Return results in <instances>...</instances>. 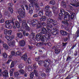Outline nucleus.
I'll return each mask as SVG.
<instances>
[{
  "mask_svg": "<svg viewBox=\"0 0 79 79\" xmlns=\"http://www.w3.org/2000/svg\"><path fill=\"white\" fill-rule=\"evenodd\" d=\"M60 13L59 14V17H58L59 19L61 20V17L63 16V15H64V20L67 21L69 20V19L70 16L69 15V14L68 12H65V11L63 9H60Z\"/></svg>",
  "mask_w": 79,
  "mask_h": 79,
  "instance_id": "1",
  "label": "nucleus"
},
{
  "mask_svg": "<svg viewBox=\"0 0 79 79\" xmlns=\"http://www.w3.org/2000/svg\"><path fill=\"white\" fill-rule=\"evenodd\" d=\"M44 63V66L45 68H47L51 63V60L48 59L46 60L44 62L43 60H40L38 63L39 66H41Z\"/></svg>",
  "mask_w": 79,
  "mask_h": 79,
  "instance_id": "2",
  "label": "nucleus"
},
{
  "mask_svg": "<svg viewBox=\"0 0 79 79\" xmlns=\"http://www.w3.org/2000/svg\"><path fill=\"white\" fill-rule=\"evenodd\" d=\"M50 7L48 5L46 6H45L46 11L45 15L46 16H48L49 18H50L52 16V12L50 11Z\"/></svg>",
  "mask_w": 79,
  "mask_h": 79,
  "instance_id": "3",
  "label": "nucleus"
},
{
  "mask_svg": "<svg viewBox=\"0 0 79 79\" xmlns=\"http://www.w3.org/2000/svg\"><path fill=\"white\" fill-rule=\"evenodd\" d=\"M52 23L53 26H55L58 24L56 21L53 20L51 19H48L47 22V24H50Z\"/></svg>",
  "mask_w": 79,
  "mask_h": 79,
  "instance_id": "4",
  "label": "nucleus"
},
{
  "mask_svg": "<svg viewBox=\"0 0 79 79\" xmlns=\"http://www.w3.org/2000/svg\"><path fill=\"white\" fill-rule=\"evenodd\" d=\"M11 23V20H7L6 21L5 23V27L7 29H11L12 28V26L10 24V23Z\"/></svg>",
  "mask_w": 79,
  "mask_h": 79,
  "instance_id": "5",
  "label": "nucleus"
},
{
  "mask_svg": "<svg viewBox=\"0 0 79 79\" xmlns=\"http://www.w3.org/2000/svg\"><path fill=\"white\" fill-rule=\"evenodd\" d=\"M18 12L20 16V17L21 18H24L26 16V15H25V13L23 11V10L21 9H19L18 10Z\"/></svg>",
  "mask_w": 79,
  "mask_h": 79,
  "instance_id": "6",
  "label": "nucleus"
},
{
  "mask_svg": "<svg viewBox=\"0 0 79 79\" xmlns=\"http://www.w3.org/2000/svg\"><path fill=\"white\" fill-rule=\"evenodd\" d=\"M28 6L29 7V13L30 14H32L34 10V5L32 3H30L29 4Z\"/></svg>",
  "mask_w": 79,
  "mask_h": 79,
  "instance_id": "7",
  "label": "nucleus"
},
{
  "mask_svg": "<svg viewBox=\"0 0 79 79\" xmlns=\"http://www.w3.org/2000/svg\"><path fill=\"white\" fill-rule=\"evenodd\" d=\"M5 38L7 39V40L8 41H11L13 39L15 38L14 36L12 35L11 36H9L8 35H6L5 36Z\"/></svg>",
  "mask_w": 79,
  "mask_h": 79,
  "instance_id": "8",
  "label": "nucleus"
},
{
  "mask_svg": "<svg viewBox=\"0 0 79 79\" xmlns=\"http://www.w3.org/2000/svg\"><path fill=\"white\" fill-rule=\"evenodd\" d=\"M8 45L10 47H13L15 46V41H12L8 42Z\"/></svg>",
  "mask_w": 79,
  "mask_h": 79,
  "instance_id": "9",
  "label": "nucleus"
},
{
  "mask_svg": "<svg viewBox=\"0 0 79 79\" xmlns=\"http://www.w3.org/2000/svg\"><path fill=\"white\" fill-rule=\"evenodd\" d=\"M19 45L21 47H24L25 45V41L24 40L20 41L19 42Z\"/></svg>",
  "mask_w": 79,
  "mask_h": 79,
  "instance_id": "10",
  "label": "nucleus"
},
{
  "mask_svg": "<svg viewBox=\"0 0 79 79\" xmlns=\"http://www.w3.org/2000/svg\"><path fill=\"white\" fill-rule=\"evenodd\" d=\"M53 30L54 31L52 32V35H56V34H58V33H59V30L57 31V30H56V29L55 28H53Z\"/></svg>",
  "mask_w": 79,
  "mask_h": 79,
  "instance_id": "11",
  "label": "nucleus"
},
{
  "mask_svg": "<svg viewBox=\"0 0 79 79\" xmlns=\"http://www.w3.org/2000/svg\"><path fill=\"white\" fill-rule=\"evenodd\" d=\"M70 4L71 5H72L73 6L78 7V6H79V2L77 3H76V2H75L74 3H70Z\"/></svg>",
  "mask_w": 79,
  "mask_h": 79,
  "instance_id": "12",
  "label": "nucleus"
},
{
  "mask_svg": "<svg viewBox=\"0 0 79 79\" xmlns=\"http://www.w3.org/2000/svg\"><path fill=\"white\" fill-rule=\"evenodd\" d=\"M2 74L4 77H8V71L7 70H5L2 72Z\"/></svg>",
  "mask_w": 79,
  "mask_h": 79,
  "instance_id": "13",
  "label": "nucleus"
},
{
  "mask_svg": "<svg viewBox=\"0 0 79 79\" xmlns=\"http://www.w3.org/2000/svg\"><path fill=\"white\" fill-rule=\"evenodd\" d=\"M43 15H44V10L41 9L39 10V12L38 13V16L42 17L43 16Z\"/></svg>",
  "mask_w": 79,
  "mask_h": 79,
  "instance_id": "14",
  "label": "nucleus"
},
{
  "mask_svg": "<svg viewBox=\"0 0 79 79\" xmlns=\"http://www.w3.org/2000/svg\"><path fill=\"white\" fill-rule=\"evenodd\" d=\"M48 37H45V38L44 39V40L43 41L44 42H47V40H48V39H50V37H51V34L49 33L48 35Z\"/></svg>",
  "mask_w": 79,
  "mask_h": 79,
  "instance_id": "15",
  "label": "nucleus"
},
{
  "mask_svg": "<svg viewBox=\"0 0 79 79\" xmlns=\"http://www.w3.org/2000/svg\"><path fill=\"white\" fill-rule=\"evenodd\" d=\"M39 74L41 77H46V74L43 72L40 71L39 72Z\"/></svg>",
  "mask_w": 79,
  "mask_h": 79,
  "instance_id": "16",
  "label": "nucleus"
},
{
  "mask_svg": "<svg viewBox=\"0 0 79 79\" xmlns=\"http://www.w3.org/2000/svg\"><path fill=\"white\" fill-rule=\"evenodd\" d=\"M79 36V30L78 29L76 31L75 36H73V38L74 39H77L78 37Z\"/></svg>",
  "mask_w": 79,
  "mask_h": 79,
  "instance_id": "17",
  "label": "nucleus"
},
{
  "mask_svg": "<svg viewBox=\"0 0 79 79\" xmlns=\"http://www.w3.org/2000/svg\"><path fill=\"white\" fill-rule=\"evenodd\" d=\"M60 32V34L63 35H68V33H67V32L64 31L63 30H61Z\"/></svg>",
  "mask_w": 79,
  "mask_h": 79,
  "instance_id": "18",
  "label": "nucleus"
},
{
  "mask_svg": "<svg viewBox=\"0 0 79 79\" xmlns=\"http://www.w3.org/2000/svg\"><path fill=\"white\" fill-rule=\"evenodd\" d=\"M27 54H25L24 55L22 56L21 58L22 60H24V61H26V60H27Z\"/></svg>",
  "mask_w": 79,
  "mask_h": 79,
  "instance_id": "19",
  "label": "nucleus"
},
{
  "mask_svg": "<svg viewBox=\"0 0 79 79\" xmlns=\"http://www.w3.org/2000/svg\"><path fill=\"white\" fill-rule=\"evenodd\" d=\"M37 20L35 19H34L32 21V26H35V25L37 24Z\"/></svg>",
  "mask_w": 79,
  "mask_h": 79,
  "instance_id": "20",
  "label": "nucleus"
},
{
  "mask_svg": "<svg viewBox=\"0 0 79 79\" xmlns=\"http://www.w3.org/2000/svg\"><path fill=\"white\" fill-rule=\"evenodd\" d=\"M3 47L4 48V49H5L6 50H8V48H9V47H8V46L6 44H3Z\"/></svg>",
  "mask_w": 79,
  "mask_h": 79,
  "instance_id": "21",
  "label": "nucleus"
},
{
  "mask_svg": "<svg viewBox=\"0 0 79 79\" xmlns=\"http://www.w3.org/2000/svg\"><path fill=\"white\" fill-rule=\"evenodd\" d=\"M17 35L19 38H21L22 37H23V34H22V33L21 32L19 33H18L17 34Z\"/></svg>",
  "mask_w": 79,
  "mask_h": 79,
  "instance_id": "22",
  "label": "nucleus"
},
{
  "mask_svg": "<svg viewBox=\"0 0 79 79\" xmlns=\"http://www.w3.org/2000/svg\"><path fill=\"white\" fill-rule=\"evenodd\" d=\"M40 21H45L46 20V17L43 16L42 17L40 18Z\"/></svg>",
  "mask_w": 79,
  "mask_h": 79,
  "instance_id": "23",
  "label": "nucleus"
},
{
  "mask_svg": "<svg viewBox=\"0 0 79 79\" xmlns=\"http://www.w3.org/2000/svg\"><path fill=\"white\" fill-rule=\"evenodd\" d=\"M40 38H41V37L39 36V35H36L35 39L36 40H37V41H39V40H40Z\"/></svg>",
  "mask_w": 79,
  "mask_h": 79,
  "instance_id": "24",
  "label": "nucleus"
},
{
  "mask_svg": "<svg viewBox=\"0 0 79 79\" xmlns=\"http://www.w3.org/2000/svg\"><path fill=\"white\" fill-rule=\"evenodd\" d=\"M55 53H56V54H58V53H60L61 51L60 49H58L56 48H55Z\"/></svg>",
  "mask_w": 79,
  "mask_h": 79,
  "instance_id": "25",
  "label": "nucleus"
},
{
  "mask_svg": "<svg viewBox=\"0 0 79 79\" xmlns=\"http://www.w3.org/2000/svg\"><path fill=\"white\" fill-rule=\"evenodd\" d=\"M15 24L17 27H18V28H19V27H20V24H19V23L18 21H16L15 22Z\"/></svg>",
  "mask_w": 79,
  "mask_h": 79,
  "instance_id": "26",
  "label": "nucleus"
},
{
  "mask_svg": "<svg viewBox=\"0 0 79 79\" xmlns=\"http://www.w3.org/2000/svg\"><path fill=\"white\" fill-rule=\"evenodd\" d=\"M33 69V67L31 65L29 66L28 67V70L29 71H31Z\"/></svg>",
  "mask_w": 79,
  "mask_h": 79,
  "instance_id": "27",
  "label": "nucleus"
},
{
  "mask_svg": "<svg viewBox=\"0 0 79 79\" xmlns=\"http://www.w3.org/2000/svg\"><path fill=\"white\" fill-rule=\"evenodd\" d=\"M43 44V43L42 42H40L39 43L36 44L37 47H40L42 46V45Z\"/></svg>",
  "mask_w": 79,
  "mask_h": 79,
  "instance_id": "28",
  "label": "nucleus"
},
{
  "mask_svg": "<svg viewBox=\"0 0 79 79\" xmlns=\"http://www.w3.org/2000/svg\"><path fill=\"white\" fill-rule=\"evenodd\" d=\"M42 31L43 34H47V29L45 28H43L42 29Z\"/></svg>",
  "mask_w": 79,
  "mask_h": 79,
  "instance_id": "29",
  "label": "nucleus"
},
{
  "mask_svg": "<svg viewBox=\"0 0 79 79\" xmlns=\"http://www.w3.org/2000/svg\"><path fill=\"white\" fill-rule=\"evenodd\" d=\"M14 66H15V61H12L11 63V64L10 65V68H12L14 67Z\"/></svg>",
  "mask_w": 79,
  "mask_h": 79,
  "instance_id": "30",
  "label": "nucleus"
},
{
  "mask_svg": "<svg viewBox=\"0 0 79 79\" xmlns=\"http://www.w3.org/2000/svg\"><path fill=\"white\" fill-rule=\"evenodd\" d=\"M24 29H25L27 31H30V27L27 25L25 27Z\"/></svg>",
  "mask_w": 79,
  "mask_h": 79,
  "instance_id": "31",
  "label": "nucleus"
},
{
  "mask_svg": "<svg viewBox=\"0 0 79 79\" xmlns=\"http://www.w3.org/2000/svg\"><path fill=\"white\" fill-rule=\"evenodd\" d=\"M19 72L20 74H23L25 73L24 70L23 69H20L19 70Z\"/></svg>",
  "mask_w": 79,
  "mask_h": 79,
  "instance_id": "32",
  "label": "nucleus"
},
{
  "mask_svg": "<svg viewBox=\"0 0 79 79\" xmlns=\"http://www.w3.org/2000/svg\"><path fill=\"white\" fill-rule=\"evenodd\" d=\"M28 1L30 3H36V2H38V0H28Z\"/></svg>",
  "mask_w": 79,
  "mask_h": 79,
  "instance_id": "33",
  "label": "nucleus"
},
{
  "mask_svg": "<svg viewBox=\"0 0 79 79\" xmlns=\"http://www.w3.org/2000/svg\"><path fill=\"white\" fill-rule=\"evenodd\" d=\"M74 15H75V14L74 13H73L71 14L70 16V19H73V18H74Z\"/></svg>",
  "mask_w": 79,
  "mask_h": 79,
  "instance_id": "34",
  "label": "nucleus"
},
{
  "mask_svg": "<svg viewBox=\"0 0 79 79\" xmlns=\"http://www.w3.org/2000/svg\"><path fill=\"white\" fill-rule=\"evenodd\" d=\"M23 34L24 35H26V36H28L29 35V33H26V31L24 30L23 31Z\"/></svg>",
  "mask_w": 79,
  "mask_h": 79,
  "instance_id": "35",
  "label": "nucleus"
},
{
  "mask_svg": "<svg viewBox=\"0 0 79 79\" xmlns=\"http://www.w3.org/2000/svg\"><path fill=\"white\" fill-rule=\"evenodd\" d=\"M35 34L34 33H32L30 35V36L31 37H32V39L35 37Z\"/></svg>",
  "mask_w": 79,
  "mask_h": 79,
  "instance_id": "36",
  "label": "nucleus"
},
{
  "mask_svg": "<svg viewBox=\"0 0 79 79\" xmlns=\"http://www.w3.org/2000/svg\"><path fill=\"white\" fill-rule=\"evenodd\" d=\"M62 23L63 24H64L66 26H68V23L67 21H62Z\"/></svg>",
  "mask_w": 79,
  "mask_h": 79,
  "instance_id": "37",
  "label": "nucleus"
},
{
  "mask_svg": "<svg viewBox=\"0 0 79 79\" xmlns=\"http://www.w3.org/2000/svg\"><path fill=\"white\" fill-rule=\"evenodd\" d=\"M18 19H19V21L20 23H22V19L21 18V17L19 16H17Z\"/></svg>",
  "mask_w": 79,
  "mask_h": 79,
  "instance_id": "38",
  "label": "nucleus"
},
{
  "mask_svg": "<svg viewBox=\"0 0 79 79\" xmlns=\"http://www.w3.org/2000/svg\"><path fill=\"white\" fill-rule=\"evenodd\" d=\"M4 15L5 16H10V13L8 11H6L4 12Z\"/></svg>",
  "mask_w": 79,
  "mask_h": 79,
  "instance_id": "39",
  "label": "nucleus"
},
{
  "mask_svg": "<svg viewBox=\"0 0 79 79\" xmlns=\"http://www.w3.org/2000/svg\"><path fill=\"white\" fill-rule=\"evenodd\" d=\"M41 26H42V25H41V23H38L37 24V28H40L41 27Z\"/></svg>",
  "mask_w": 79,
  "mask_h": 79,
  "instance_id": "40",
  "label": "nucleus"
},
{
  "mask_svg": "<svg viewBox=\"0 0 79 79\" xmlns=\"http://www.w3.org/2000/svg\"><path fill=\"white\" fill-rule=\"evenodd\" d=\"M26 24V20H23L22 21V26H24Z\"/></svg>",
  "mask_w": 79,
  "mask_h": 79,
  "instance_id": "41",
  "label": "nucleus"
},
{
  "mask_svg": "<svg viewBox=\"0 0 79 79\" xmlns=\"http://www.w3.org/2000/svg\"><path fill=\"white\" fill-rule=\"evenodd\" d=\"M24 67V65L23 64H20L19 65V69H21V68H23Z\"/></svg>",
  "mask_w": 79,
  "mask_h": 79,
  "instance_id": "42",
  "label": "nucleus"
},
{
  "mask_svg": "<svg viewBox=\"0 0 79 79\" xmlns=\"http://www.w3.org/2000/svg\"><path fill=\"white\" fill-rule=\"evenodd\" d=\"M8 10H9V11L10 12V13H13V8H11V7H9Z\"/></svg>",
  "mask_w": 79,
  "mask_h": 79,
  "instance_id": "43",
  "label": "nucleus"
},
{
  "mask_svg": "<svg viewBox=\"0 0 79 79\" xmlns=\"http://www.w3.org/2000/svg\"><path fill=\"white\" fill-rule=\"evenodd\" d=\"M2 56L3 57L5 58H7V56H8L7 54L5 52H4L3 53Z\"/></svg>",
  "mask_w": 79,
  "mask_h": 79,
  "instance_id": "44",
  "label": "nucleus"
},
{
  "mask_svg": "<svg viewBox=\"0 0 79 79\" xmlns=\"http://www.w3.org/2000/svg\"><path fill=\"white\" fill-rule=\"evenodd\" d=\"M51 71V69L50 68H47L46 69V73H50Z\"/></svg>",
  "mask_w": 79,
  "mask_h": 79,
  "instance_id": "45",
  "label": "nucleus"
},
{
  "mask_svg": "<svg viewBox=\"0 0 79 79\" xmlns=\"http://www.w3.org/2000/svg\"><path fill=\"white\" fill-rule=\"evenodd\" d=\"M45 35H43L41 37V41H44V39H45Z\"/></svg>",
  "mask_w": 79,
  "mask_h": 79,
  "instance_id": "46",
  "label": "nucleus"
},
{
  "mask_svg": "<svg viewBox=\"0 0 79 79\" xmlns=\"http://www.w3.org/2000/svg\"><path fill=\"white\" fill-rule=\"evenodd\" d=\"M50 4H51V5H55V1L52 0L50 1Z\"/></svg>",
  "mask_w": 79,
  "mask_h": 79,
  "instance_id": "47",
  "label": "nucleus"
},
{
  "mask_svg": "<svg viewBox=\"0 0 79 79\" xmlns=\"http://www.w3.org/2000/svg\"><path fill=\"white\" fill-rule=\"evenodd\" d=\"M19 74L18 73V72H16L14 73V75L15 77H18L19 76Z\"/></svg>",
  "mask_w": 79,
  "mask_h": 79,
  "instance_id": "48",
  "label": "nucleus"
},
{
  "mask_svg": "<svg viewBox=\"0 0 79 79\" xmlns=\"http://www.w3.org/2000/svg\"><path fill=\"white\" fill-rule=\"evenodd\" d=\"M78 0H70V3H74L75 2H77Z\"/></svg>",
  "mask_w": 79,
  "mask_h": 79,
  "instance_id": "49",
  "label": "nucleus"
},
{
  "mask_svg": "<svg viewBox=\"0 0 79 79\" xmlns=\"http://www.w3.org/2000/svg\"><path fill=\"white\" fill-rule=\"evenodd\" d=\"M8 30L6 29H5L4 31V34L6 35L8 34Z\"/></svg>",
  "mask_w": 79,
  "mask_h": 79,
  "instance_id": "50",
  "label": "nucleus"
},
{
  "mask_svg": "<svg viewBox=\"0 0 79 79\" xmlns=\"http://www.w3.org/2000/svg\"><path fill=\"white\" fill-rule=\"evenodd\" d=\"M35 8H37L38 9H39V4L37 3H35Z\"/></svg>",
  "mask_w": 79,
  "mask_h": 79,
  "instance_id": "51",
  "label": "nucleus"
},
{
  "mask_svg": "<svg viewBox=\"0 0 79 79\" xmlns=\"http://www.w3.org/2000/svg\"><path fill=\"white\" fill-rule=\"evenodd\" d=\"M34 73L33 72L31 73V74H30V76L31 77L33 78L34 77Z\"/></svg>",
  "mask_w": 79,
  "mask_h": 79,
  "instance_id": "52",
  "label": "nucleus"
},
{
  "mask_svg": "<svg viewBox=\"0 0 79 79\" xmlns=\"http://www.w3.org/2000/svg\"><path fill=\"white\" fill-rule=\"evenodd\" d=\"M12 31L11 30H9L8 31V33L9 35H11V33H12Z\"/></svg>",
  "mask_w": 79,
  "mask_h": 79,
  "instance_id": "53",
  "label": "nucleus"
},
{
  "mask_svg": "<svg viewBox=\"0 0 79 79\" xmlns=\"http://www.w3.org/2000/svg\"><path fill=\"white\" fill-rule=\"evenodd\" d=\"M34 73L36 76H37L38 75V73H37V71L36 70H34Z\"/></svg>",
  "mask_w": 79,
  "mask_h": 79,
  "instance_id": "54",
  "label": "nucleus"
},
{
  "mask_svg": "<svg viewBox=\"0 0 79 79\" xmlns=\"http://www.w3.org/2000/svg\"><path fill=\"white\" fill-rule=\"evenodd\" d=\"M47 26L48 27H50V28H52V27H53V26H52V25L50 23L47 24Z\"/></svg>",
  "mask_w": 79,
  "mask_h": 79,
  "instance_id": "55",
  "label": "nucleus"
},
{
  "mask_svg": "<svg viewBox=\"0 0 79 79\" xmlns=\"http://www.w3.org/2000/svg\"><path fill=\"white\" fill-rule=\"evenodd\" d=\"M33 66L34 70H36V69H37V66H36V65L35 64H34L33 65Z\"/></svg>",
  "mask_w": 79,
  "mask_h": 79,
  "instance_id": "56",
  "label": "nucleus"
},
{
  "mask_svg": "<svg viewBox=\"0 0 79 79\" xmlns=\"http://www.w3.org/2000/svg\"><path fill=\"white\" fill-rule=\"evenodd\" d=\"M11 53L12 56H14L15 55V52L14 51H12Z\"/></svg>",
  "mask_w": 79,
  "mask_h": 79,
  "instance_id": "57",
  "label": "nucleus"
},
{
  "mask_svg": "<svg viewBox=\"0 0 79 79\" xmlns=\"http://www.w3.org/2000/svg\"><path fill=\"white\" fill-rule=\"evenodd\" d=\"M25 7L26 8V10H29V7L28 6V5L27 4H25Z\"/></svg>",
  "mask_w": 79,
  "mask_h": 79,
  "instance_id": "58",
  "label": "nucleus"
},
{
  "mask_svg": "<svg viewBox=\"0 0 79 79\" xmlns=\"http://www.w3.org/2000/svg\"><path fill=\"white\" fill-rule=\"evenodd\" d=\"M5 22V20L3 19H2L1 20H0V23H3Z\"/></svg>",
  "mask_w": 79,
  "mask_h": 79,
  "instance_id": "59",
  "label": "nucleus"
},
{
  "mask_svg": "<svg viewBox=\"0 0 79 79\" xmlns=\"http://www.w3.org/2000/svg\"><path fill=\"white\" fill-rule=\"evenodd\" d=\"M21 53V52H20V51H18L17 52H16V54L17 55H20V54Z\"/></svg>",
  "mask_w": 79,
  "mask_h": 79,
  "instance_id": "60",
  "label": "nucleus"
},
{
  "mask_svg": "<svg viewBox=\"0 0 79 79\" xmlns=\"http://www.w3.org/2000/svg\"><path fill=\"white\" fill-rule=\"evenodd\" d=\"M71 60V57H70V56H68L66 60V61H68V60Z\"/></svg>",
  "mask_w": 79,
  "mask_h": 79,
  "instance_id": "61",
  "label": "nucleus"
},
{
  "mask_svg": "<svg viewBox=\"0 0 79 79\" xmlns=\"http://www.w3.org/2000/svg\"><path fill=\"white\" fill-rule=\"evenodd\" d=\"M15 70L14 68L12 69H10V73H13V71H14V70Z\"/></svg>",
  "mask_w": 79,
  "mask_h": 79,
  "instance_id": "62",
  "label": "nucleus"
},
{
  "mask_svg": "<svg viewBox=\"0 0 79 79\" xmlns=\"http://www.w3.org/2000/svg\"><path fill=\"white\" fill-rule=\"evenodd\" d=\"M40 59V57L38 56L36 58H35V60L36 61H39Z\"/></svg>",
  "mask_w": 79,
  "mask_h": 79,
  "instance_id": "63",
  "label": "nucleus"
},
{
  "mask_svg": "<svg viewBox=\"0 0 79 79\" xmlns=\"http://www.w3.org/2000/svg\"><path fill=\"white\" fill-rule=\"evenodd\" d=\"M61 4H62V5H63V6H65V5H66L65 2H62Z\"/></svg>",
  "mask_w": 79,
  "mask_h": 79,
  "instance_id": "64",
  "label": "nucleus"
}]
</instances>
